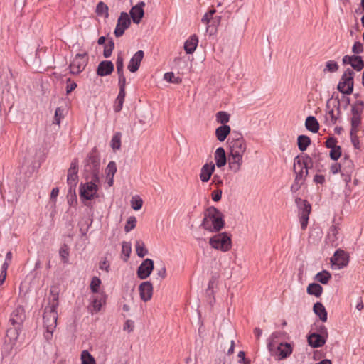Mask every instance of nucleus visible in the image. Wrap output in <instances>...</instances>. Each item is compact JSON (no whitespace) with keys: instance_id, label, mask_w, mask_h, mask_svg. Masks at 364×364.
<instances>
[{"instance_id":"obj_3","label":"nucleus","mask_w":364,"mask_h":364,"mask_svg":"<svg viewBox=\"0 0 364 364\" xmlns=\"http://www.w3.org/2000/svg\"><path fill=\"white\" fill-rule=\"evenodd\" d=\"M58 305L48 304L45 308L43 315V323L44 326L47 329L46 334L45 336L48 339L53 334V330L55 328L57 325V307Z\"/></svg>"},{"instance_id":"obj_39","label":"nucleus","mask_w":364,"mask_h":364,"mask_svg":"<svg viewBox=\"0 0 364 364\" xmlns=\"http://www.w3.org/2000/svg\"><path fill=\"white\" fill-rule=\"evenodd\" d=\"M96 13L98 16L108 17V6L102 1L99 2L96 6Z\"/></svg>"},{"instance_id":"obj_49","label":"nucleus","mask_w":364,"mask_h":364,"mask_svg":"<svg viewBox=\"0 0 364 364\" xmlns=\"http://www.w3.org/2000/svg\"><path fill=\"white\" fill-rule=\"evenodd\" d=\"M215 13V9H210L209 11L206 12L203 17L201 19V21L206 24L207 26L211 23V20L213 19V15Z\"/></svg>"},{"instance_id":"obj_24","label":"nucleus","mask_w":364,"mask_h":364,"mask_svg":"<svg viewBox=\"0 0 364 364\" xmlns=\"http://www.w3.org/2000/svg\"><path fill=\"white\" fill-rule=\"evenodd\" d=\"M214 159L218 168H221L226 164L228 162V156H226L225 149L223 147H219L215 150Z\"/></svg>"},{"instance_id":"obj_18","label":"nucleus","mask_w":364,"mask_h":364,"mask_svg":"<svg viewBox=\"0 0 364 364\" xmlns=\"http://www.w3.org/2000/svg\"><path fill=\"white\" fill-rule=\"evenodd\" d=\"M145 6V3L141 1L136 6H133L130 10V16L133 20V22L138 24L140 23L141 18L144 16V7Z\"/></svg>"},{"instance_id":"obj_17","label":"nucleus","mask_w":364,"mask_h":364,"mask_svg":"<svg viewBox=\"0 0 364 364\" xmlns=\"http://www.w3.org/2000/svg\"><path fill=\"white\" fill-rule=\"evenodd\" d=\"M24 318V309L21 306H18L11 313L9 321L13 326H21Z\"/></svg>"},{"instance_id":"obj_25","label":"nucleus","mask_w":364,"mask_h":364,"mask_svg":"<svg viewBox=\"0 0 364 364\" xmlns=\"http://www.w3.org/2000/svg\"><path fill=\"white\" fill-rule=\"evenodd\" d=\"M87 162V166H90L92 171V174L94 173L95 171L99 173L98 167L100 165V159L95 151H92L89 154Z\"/></svg>"},{"instance_id":"obj_16","label":"nucleus","mask_w":364,"mask_h":364,"mask_svg":"<svg viewBox=\"0 0 364 364\" xmlns=\"http://www.w3.org/2000/svg\"><path fill=\"white\" fill-rule=\"evenodd\" d=\"M106 303V296L104 292H100L92 298L90 306L91 313H97L100 311L102 306Z\"/></svg>"},{"instance_id":"obj_41","label":"nucleus","mask_w":364,"mask_h":364,"mask_svg":"<svg viewBox=\"0 0 364 364\" xmlns=\"http://www.w3.org/2000/svg\"><path fill=\"white\" fill-rule=\"evenodd\" d=\"M164 79L168 82L174 84H180L182 81L181 77H176L172 72L166 73L164 75Z\"/></svg>"},{"instance_id":"obj_43","label":"nucleus","mask_w":364,"mask_h":364,"mask_svg":"<svg viewBox=\"0 0 364 364\" xmlns=\"http://www.w3.org/2000/svg\"><path fill=\"white\" fill-rule=\"evenodd\" d=\"M351 66L357 71H360L364 68V62L360 56L356 55L351 63Z\"/></svg>"},{"instance_id":"obj_51","label":"nucleus","mask_w":364,"mask_h":364,"mask_svg":"<svg viewBox=\"0 0 364 364\" xmlns=\"http://www.w3.org/2000/svg\"><path fill=\"white\" fill-rule=\"evenodd\" d=\"M105 171H106L107 178L109 176L113 178L114 175L115 174V173L117 171L116 164L114 161H110L108 164Z\"/></svg>"},{"instance_id":"obj_27","label":"nucleus","mask_w":364,"mask_h":364,"mask_svg":"<svg viewBox=\"0 0 364 364\" xmlns=\"http://www.w3.org/2000/svg\"><path fill=\"white\" fill-rule=\"evenodd\" d=\"M198 43V38L196 35H192L190 36L184 44V50L188 53H193L197 48Z\"/></svg>"},{"instance_id":"obj_6","label":"nucleus","mask_w":364,"mask_h":364,"mask_svg":"<svg viewBox=\"0 0 364 364\" xmlns=\"http://www.w3.org/2000/svg\"><path fill=\"white\" fill-rule=\"evenodd\" d=\"M354 71L348 68L343 74L341 81L338 85V90L346 95H350L353 90Z\"/></svg>"},{"instance_id":"obj_9","label":"nucleus","mask_w":364,"mask_h":364,"mask_svg":"<svg viewBox=\"0 0 364 364\" xmlns=\"http://www.w3.org/2000/svg\"><path fill=\"white\" fill-rule=\"evenodd\" d=\"M364 103L363 101H358L352 108L353 117L351 119L352 129L350 134L353 132H356V129L360 124V114L363 112Z\"/></svg>"},{"instance_id":"obj_10","label":"nucleus","mask_w":364,"mask_h":364,"mask_svg":"<svg viewBox=\"0 0 364 364\" xmlns=\"http://www.w3.org/2000/svg\"><path fill=\"white\" fill-rule=\"evenodd\" d=\"M130 23L129 15L125 12L121 13L114 30L115 36L117 37L122 36L124 34V31L129 28Z\"/></svg>"},{"instance_id":"obj_8","label":"nucleus","mask_w":364,"mask_h":364,"mask_svg":"<svg viewBox=\"0 0 364 364\" xmlns=\"http://www.w3.org/2000/svg\"><path fill=\"white\" fill-rule=\"evenodd\" d=\"M87 58L85 54H77L70 65V72L73 74L81 73L85 68Z\"/></svg>"},{"instance_id":"obj_54","label":"nucleus","mask_w":364,"mask_h":364,"mask_svg":"<svg viewBox=\"0 0 364 364\" xmlns=\"http://www.w3.org/2000/svg\"><path fill=\"white\" fill-rule=\"evenodd\" d=\"M338 232V229L336 226L333 225L330 228V231L328 234V240L333 244L337 240V234Z\"/></svg>"},{"instance_id":"obj_48","label":"nucleus","mask_w":364,"mask_h":364,"mask_svg":"<svg viewBox=\"0 0 364 364\" xmlns=\"http://www.w3.org/2000/svg\"><path fill=\"white\" fill-rule=\"evenodd\" d=\"M339 114V111L338 110L337 114L334 113L333 109H330L326 114V119L328 121L330 124H336L337 119H338V114Z\"/></svg>"},{"instance_id":"obj_58","label":"nucleus","mask_w":364,"mask_h":364,"mask_svg":"<svg viewBox=\"0 0 364 364\" xmlns=\"http://www.w3.org/2000/svg\"><path fill=\"white\" fill-rule=\"evenodd\" d=\"M60 257L64 263H67L68 261L69 251L66 246L60 248L59 251Z\"/></svg>"},{"instance_id":"obj_21","label":"nucleus","mask_w":364,"mask_h":364,"mask_svg":"<svg viewBox=\"0 0 364 364\" xmlns=\"http://www.w3.org/2000/svg\"><path fill=\"white\" fill-rule=\"evenodd\" d=\"M114 70V65L111 61H102L97 67V74L100 76H106L111 74Z\"/></svg>"},{"instance_id":"obj_36","label":"nucleus","mask_w":364,"mask_h":364,"mask_svg":"<svg viewBox=\"0 0 364 364\" xmlns=\"http://www.w3.org/2000/svg\"><path fill=\"white\" fill-rule=\"evenodd\" d=\"M80 359L82 364H96L94 357L86 350L82 351Z\"/></svg>"},{"instance_id":"obj_15","label":"nucleus","mask_w":364,"mask_h":364,"mask_svg":"<svg viewBox=\"0 0 364 364\" xmlns=\"http://www.w3.org/2000/svg\"><path fill=\"white\" fill-rule=\"evenodd\" d=\"M333 265H336L338 268L346 267L348 263V257L347 254L341 250L336 251L333 258L331 259Z\"/></svg>"},{"instance_id":"obj_50","label":"nucleus","mask_w":364,"mask_h":364,"mask_svg":"<svg viewBox=\"0 0 364 364\" xmlns=\"http://www.w3.org/2000/svg\"><path fill=\"white\" fill-rule=\"evenodd\" d=\"M143 204L142 200L139 196H134L132 198L131 205L134 210H139L141 208Z\"/></svg>"},{"instance_id":"obj_56","label":"nucleus","mask_w":364,"mask_h":364,"mask_svg":"<svg viewBox=\"0 0 364 364\" xmlns=\"http://www.w3.org/2000/svg\"><path fill=\"white\" fill-rule=\"evenodd\" d=\"M341 155V149L339 146H336L333 148H331L330 151V157L333 160H337Z\"/></svg>"},{"instance_id":"obj_37","label":"nucleus","mask_w":364,"mask_h":364,"mask_svg":"<svg viewBox=\"0 0 364 364\" xmlns=\"http://www.w3.org/2000/svg\"><path fill=\"white\" fill-rule=\"evenodd\" d=\"M135 248L136 254L139 257H144L148 253V250L145 247V244L141 240H137L136 242Z\"/></svg>"},{"instance_id":"obj_14","label":"nucleus","mask_w":364,"mask_h":364,"mask_svg":"<svg viewBox=\"0 0 364 364\" xmlns=\"http://www.w3.org/2000/svg\"><path fill=\"white\" fill-rule=\"evenodd\" d=\"M140 298L146 302L149 301L153 294V286L149 282H144L139 287Z\"/></svg>"},{"instance_id":"obj_61","label":"nucleus","mask_w":364,"mask_h":364,"mask_svg":"<svg viewBox=\"0 0 364 364\" xmlns=\"http://www.w3.org/2000/svg\"><path fill=\"white\" fill-rule=\"evenodd\" d=\"M352 51L356 54L361 53L363 51V44L359 41L355 42L352 48Z\"/></svg>"},{"instance_id":"obj_52","label":"nucleus","mask_w":364,"mask_h":364,"mask_svg":"<svg viewBox=\"0 0 364 364\" xmlns=\"http://www.w3.org/2000/svg\"><path fill=\"white\" fill-rule=\"evenodd\" d=\"M338 70V65L335 61H328L326 64V68L323 70V72H331L334 73Z\"/></svg>"},{"instance_id":"obj_20","label":"nucleus","mask_w":364,"mask_h":364,"mask_svg":"<svg viewBox=\"0 0 364 364\" xmlns=\"http://www.w3.org/2000/svg\"><path fill=\"white\" fill-rule=\"evenodd\" d=\"M144 51L139 50L133 55L127 66V68L130 72L134 73L139 69L141 62L144 58Z\"/></svg>"},{"instance_id":"obj_46","label":"nucleus","mask_w":364,"mask_h":364,"mask_svg":"<svg viewBox=\"0 0 364 364\" xmlns=\"http://www.w3.org/2000/svg\"><path fill=\"white\" fill-rule=\"evenodd\" d=\"M216 119L218 122L224 125L229 122L230 115L225 112L220 111L216 114Z\"/></svg>"},{"instance_id":"obj_11","label":"nucleus","mask_w":364,"mask_h":364,"mask_svg":"<svg viewBox=\"0 0 364 364\" xmlns=\"http://www.w3.org/2000/svg\"><path fill=\"white\" fill-rule=\"evenodd\" d=\"M154 269V262L151 259H146L137 269V276L141 279H146Z\"/></svg>"},{"instance_id":"obj_30","label":"nucleus","mask_w":364,"mask_h":364,"mask_svg":"<svg viewBox=\"0 0 364 364\" xmlns=\"http://www.w3.org/2000/svg\"><path fill=\"white\" fill-rule=\"evenodd\" d=\"M341 164L343 171V175H350L352 173L353 171V163L348 156H345L342 160V164Z\"/></svg>"},{"instance_id":"obj_5","label":"nucleus","mask_w":364,"mask_h":364,"mask_svg":"<svg viewBox=\"0 0 364 364\" xmlns=\"http://www.w3.org/2000/svg\"><path fill=\"white\" fill-rule=\"evenodd\" d=\"M228 143V154L244 156L247 151V144L245 139L240 134H237L235 136L230 138Z\"/></svg>"},{"instance_id":"obj_2","label":"nucleus","mask_w":364,"mask_h":364,"mask_svg":"<svg viewBox=\"0 0 364 364\" xmlns=\"http://www.w3.org/2000/svg\"><path fill=\"white\" fill-rule=\"evenodd\" d=\"M100 178L97 171H94L90 181L81 183L80 186V198L90 200L97 196Z\"/></svg>"},{"instance_id":"obj_4","label":"nucleus","mask_w":364,"mask_h":364,"mask_svg":"<svg viewBox=\"0 0 364 364\" xmlns=\"http://www.w3.org/2000/svg\"><path fill=\"white\" fill-rule=\"evenodd\" d=\"M209 245L215 250L225 252L232 247V240L227 232L218 233L209 239Z\"/></svg>"},{"instance_id":"obj_62","label":"nucleus","mask_w":364,"mask_h":364,"mask_svg":"<svg viewBox=\"0 0 364 364\" xmlns=\"http://www.w3.org/2000/svg\"><path fill=\"white\" fill-rule=\"evenodd\" d=\"M124 100L116 98L114 104V110L119 112L122 110Z\"/></svg>"},{"instance_id":"obj_28","label":"nucleus","mask_w":364,"mask_h":364,"mask_svg":"<svg viewBox=\"0 0 364 364\" xmlns=\"http://www.w3.org/2000/svg\"><path fill=\"white\" fill-rule=\"evenodd\" d=\"M313 310L315 314H316L323 322L327 321V311L322 303L316 302L314 304Z\"/></svg>"},{"instance_id":"obj_32","label":"nucleus","mask_w":364,"mask_h":364,"mask_svg":"<svg viewBox=\"0 0 364 364\" xmlns=\"http://www.w3.org/2000/svg\"><path fill=\"white\" fill-rule=\"evenodd\" d=\"M306 291L309 294L319 297L323 292V287L317 283H312L309 284Z\"/></svg>"},{"instance_id":"obj_12","label":"nucleus","mask_w":364,"mask_h":364,"mask_svg":"<svg viewBox=\"0 0 364 364\" xmlns=\"http://www.w3.org/2000/svg\"><path fill=\"white\" fill-rule=\"evenodd\" d=\"M228 163L229 169L233 173H238L243 164V156L228 154Z\"/></svg>"},{"instance_id":"obj_26","label":"nucleus","mask_w":364,"mask_h":364,"mask_svg":"<svg viewBox=\"0 0 364 364\" xmlns=\"http://www.w3.org/2000/svg\"><path fill=\"white\" fill-rule=\"evenodd\" d=\"M60 292V287L59 284H53L50 287L48 297V304L58 306V296Z\"/></svg>"},{"instance_id":"obj_22","label":"nucleus","mask_w":364,"mask_h":364,"mask_svg":"<svg viewBox=\"0 0 364 364\" xmlns=\"http://www.w3.org/2000/svg\"><path fill=\"white\" fill-rule=\"evenodd\" d=\"M309 345L313 348H318L323 346L326 341V338L323 337V336L319 335L318 333H311L308 338Z\"/></svg>"},{"instance_id":"obj_23","label":"nucleus","mask_w":364,"mask_h":364,"mask_svg":"<svg viewBox=\"0 0 364 364\" xmlns=\"http://www.w3.org/2000/svg\"><path fill=\"white\" fill-rule=\"evenodd\" d=\"M215 171L214 164L209 163L203 166L200 170V178L203 182H208Z\"/></svg>"},{"instance_id":"obj_31","label":"nucleus","mask_w":364,"mask_h":364,"mask_svg":"<svg viewBox=\"0 0 364 364\" xmlns=\"http://www.w3.org/2000/svg\"><path fill=\"white\" fill-rule=\"evenodd\" d=\"M305 126L308 130L314 133L317 132L319 129V124L314 117H308L306 119Z\"/></svg>"},{"instance_id":"obj_33","label":"nucleus","mask_w":364,"mask_h":364,"mask_svg":"<svg viewBox=\"0 0 364 364\" xmlns=\"http://www.w3.org/2000/svg\"><path fill=\"white\" fill-rule=\"evenodd\" d=\"M311 159L309 157H306V160H301L299 157H296L294 160V172L296 171H301L302 169H306V168L308 167V164L309 162H311Z\"/></svg>"},{"instance_id":"obj_45","label":"nucleus","mask_w":364,"mask_h":364,"mask_svg":"<svg viewBox=\"0 0 364 364\" xmlns=\"http://www.w3.org/2000/svg\"><path fill=\"white\" fill-rule=\"evenodd\" d=\"M296 174V181L297 183H302L308 175V168H306V169H302L301 171H295Z\"/></svg>"},{"instance_id":"obj_13","label":"nucleus","mask_w":364,"mask_h":364,"mask_svg":"<svg viewBox=\"0 0 364 364\" xmlns=\"http://www.w3.org/2000/svg\"><path fill=\"white\" fill-rule=\"evenodd\" d=\"M293 351V346L291 343L284 342L280 343L279 346L277 347L276 355L278 358V360H284L292 353Z\"/></svg>"},{"instance_id":"obj_29","label":"nucleus","mask_w":364,"mask_h":364,"mask_svg":"<svg viewBox=\"0 0 364 364\" xmlns=\"http://www.w3.org/2000/svg\"><path fill=\"white\" fill-rule=\"evenodd\" d=\"M230 127L228 125H223L218 127L215 130V135L220 141H224L228 135L230 133Z\"/></svg>"},{"instance_id":"obj_64","label":"nucleus","mask_w":364,"mask_h":364,"mask_svg":"<svg viewBox=\"0 0 364 364\" xmlns=\"http://www.w3.org/2000/svg\"><path fill=\"white\" fill-rule=\"evenodd\" d=\"M134 328V323L132 320H127L124 325L123 329L127 331V332H132Z\"/></svg>"},{"instance_id":"obj_63","label":"nucleus","mask_w":364,"mask_h":364,"mask_svg":"<svg viewBox=\"0 0 364 364\" xmlns=\"http://www.w3.org/2000/svg\"><path fill=\"white\" fill-rule=\"evenodd\" d=\"M331 172L333 174L338 173V172H341L343 174L341 164L338 163H334L332 164L331 166Z\"/></svg>"},{"instance_id":"obj_35","label":"nucleus","mask_w":364,"mask_h":364,"mask_svg":"<svg viewBox=\"0 0 364 364\" xmlns=\"http://www.w3.org/2000/svg\"><path fill=\"white\" fill-rule=\"evenodd\" d=\"M19 327L20 326H14V327H11L7 330L6 336L11 342H15L18 339Z\"/></svg>"},{"instance_id":"obj_60","label":"nucleus","mask_w":364,"mask_h":364,"mask_svg":"<svg viewBox=\"0 0 364 364\" xmlns=\"http://www.w3.org/2000/svg\"><path fill=\"white\" fill-rule=\"evenodd\" d=\"M76 87H77V84L74 81H72L70 78H68L67 80V85H66L67 94H70Z\"/></svg>"},{"instance_id":"obj_1","label":"nucleus","mask_w":364,"mask_h":364,"mask_svg":"<svg viewBox=\"0 0 364 364\" xmlns=\"http://www.w3.org/2000/svg\"><path fill=\"white\" fill-rule=\"evenodd\" d=\"M201 226L210 232H219L225 227L223 214L213 206L208 208L205 211Z\"/></svg>"},{"instance_id":"obj_19","label":"nucleus","mask_w":364,"mask_h":364,"mask_svg":"<svg viewBox=\"0 0 364 364\" xmlns=\"http://www.w3.org/2000/svg\"><path fill=\"white\" fill-rule=\"evenodd\" d=\"M78 165L76 161H73L68 171V184L70 186H75L78 181Z\"/></svg>"},{"instance_id":"obj_47","label":"nucleus","mask_w":364,"mask_h":364,"mask_svg":"<svg viewBox=\"0 0 364 364\" xmlns=\"http://www.w3.org/2000/svg\"><path fill=\"white\" fill-rule=\"evenodd\" d=\"M136 225V218L134 216L129 217L126 223L124 230L126 232H130Z\"/></svg>"},{"instance_id":"obj_40","label":"nucleus","mask_w":364,"mask_h":364,"mask_svg":"<svg viewBox=\"0 0 364 364\" xmlns=\"http://www.w3.org/2000/svg\"><path fill=\"white\" fill-rule=\"evenodd\" d=\"M132 252L131 243L124 241L122 244V254L124 255L123 259L127 261Z\"/></svg>"},{"instance_id":"obj_38","label":"nucleus","mask_w":364,"mask_h":364,"mask_svg":"<svg viewBox=\"0 0 364 364\" xmlns=\"http://www.w3.org/2000/svg\"><path fill=\"white\" fill-rule=\"evenodd\" d=\"M331 277V274L326 271V270H323L321 272H318L316 277H315V279L321 282V284H326L328 282V281L330 280Z\"/></svg>"},{"instance_id":"obj_42","label":"nucleus","mask_w":364,"mask_h":364,"mask_svg":"<svg viewBox=\"0 0 364 364\" xmlns=\"http://www.w3.org/2000/svg\"><path fill=\"white\" fill-rule=\"evenodd\" d=\"M111 146L114 150H119L121 146V134L115 133L111 140Z\"/></svg>"},{"instance_id":"obj_53","label":"nucleus","mask_w":364,"mask_h":364,"mask_svg":"<svg viewBox=\"0 0 364 364\" xmlns=\"http://www.w3.org/2000/svg\"><path fill=\"white\" fill-rule=\"evenodd\" d=\"M64 118V109L62 107H58L55 112L54 123L60 124L62 119Z\"/></svg>"},{"instance_id":"obj_7","label":"nucleus","mask_w":364,"mask_h":364,"mask_svg":"<svg viewBox=\"0 0 364 364\" xmlns=\"http://www.w3.org/2000/svg\"><path fill=\"white\" fill-rule=\"evenodd\" d=\"M296 203L299 206L300 209L299 215H300V223L301 229H306L308 220L309 215L311 213V207L309 203L306 202V200H303L301 198H296Z\"/></svg>"},{"instance_id":"obj_44","label":"nucleus","mask_w":364,"mask_h":364,"mask_svg":"<svg viewBox=\"0 0 364 364\" xmlns=\"http://www.w3.org/2000/svg\"><path fill=\"white\" fill-rule=\"evenodd\" d=\"M101 284V280L97 277H92L90 282V289L93 293H99V289Z\"/></svg>"},{"instance_id":"obj_57","label":"nucleus","mask_w":364,"mask_h":364,"mask_svg":"<svg viewBox=\"0 0 364 364\" xmlns=\"http://www.w3.org/2000/svg\"><path fill=\"white\" fill-rule=\"evenodd\" d=\"M221 21V16H216L213 17V19L211 20V23L207 26L206 31H210V33L213 32V28L212 26L216 27L219 25L220 22Z\"/></svg>"},{"instance_id":"obj_59","label":"nucleus","mask_w":364,"mask_h":364,"mask_svg":"<svg viewBox=\"0 0 364 364\" xmlns=\"http://www.w3.org/2000/svg\"><path fill=\"white\" fill-rule=\"evenodd\" d=\"M116 66H117V71L118 74L123 73V69H124V59L123 57L121 55H119L117 56V60H116Z\"/></svg>"},{"instance_id":"obj_34","label":"nucleus","mask_w":364,"mask_h":364,"mask_svg":"<svg viewBox=\"0 0 364 364\" xmlns=\"http://www.w3.org/2000/svg\"><path fill=\"white\" fill-rule=\"evenodd\" d=\"M311 143V139L306 135H300L298 137V147L300 151H305Z\"/></svg>"},{"instance_id":"obj_55","label":"nucleus","mask_w":364,"mask_h":364,"mask_svg":"<svg viewBox=\"0 0 364 364\" xmlns=\"http://www.w3.org/2000/svg\"><path fill=\"white\" fill-rule=\"evenodd\" d=\"M114 46V44L112 41H109L107 44H105L103 53V55L105 58H109L111 56Z\"/></svg>"}]
</instances>
